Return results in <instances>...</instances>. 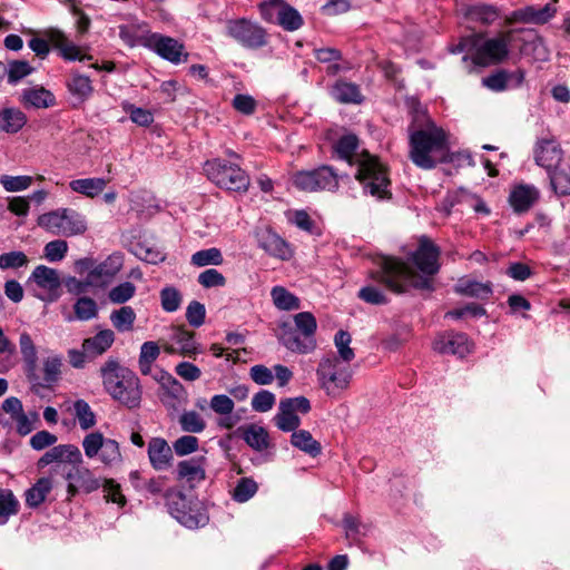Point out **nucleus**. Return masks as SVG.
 Returning <instances> with one entry per match:
<instances>
[{
  "mask_svg": "<svg viewBox=\"0 0 570 570\" xmlns=\"http://www.w3.org/2000/svg\"><path fill=\"white\" fill-rule=\"evenodd\" d=\"M466 16L471 21L483 26H491L500 18L501 10L494 4L479 3L471 6L466 11Z\"/></svg>",
  "mask_w": 570,
  "mask_h": 570,
  "instance_id": "c9c22d12",
  "label": "nucleus"
},
{
  "mask_svg": "<svg viewBox=\"0 0 570 570\" xmlns=\"http://www.w3.org/2000/svg\"><path fill=\"white\" fill-rule=\"evenodd\" d=\"M433 350L441 354L464 357L471 352V344L464 333L446 332L436 336Z\"/></svg>",
  "mask_w": 570,
  "mask_h": 570,
  "instance_id": "f3484780",
  "label": "nucleus"
},
{
  "mask_svg": "<svg viewBox=\"0 0 570 570\" xmlns=\"http://www.w3.org/2000/svg\"><path fill=\"white\" fill-rule=\"evenodd\" d=\"M540 193L533 185L521 184L515 186L509 196V202L517 213L528 212L539 199Z\"/></svg>",
  "mask_w": 570,
  "mask_h": 570,
  "instance_id": "b1692460",
  "label": "nucleus"
},
{
  "mask_svg": "<svg viewBox=\"0 0 570 570\" xmlns=\"http://www.w3.org/2000/svg\"><path fill=\"white\" fill-rule=\"evenodd\" d=\"M136 314L130 306H122L114 311L110 315V321L118 332H128L134 327Z\"/></svg>",
  "mask_w": 570,
  "mask_h": 570,
  "instance_id": "8fccbe9b",
  "label": "nucleus"
},
{
  "mask_svg": "<svg viewBox=\"0 0 570 570\" xmlns=\"http://www.w3.org/2000/svg\"><path fill=\"white\" fill-rule=\"evenodd\" d=\"M21 101L35 108H49L56 105L55 95L43 87L27 88L22 91Z\"/></svg>",
  "mask_w": 570,
  "mask_h": 570,
  "instance_id": "f704fd0d",
  "label": "nucleus"
},
{
  "mask_svg": "<svg viewBox=\"0 0 570 570\" xmlns=\"http://www.w3.org/2000/svg\"><path fill=\"white\" fill-rule=\"evenodd\" d=\"M82 454L73 444H60L48 450L38 461L39 466H46L55 462H65L72 465L82 463Z\"/></svg>",
  "mask_w": 570,
  "mask_h": 570,
  "instance_id": "6ab92c4d",
  "label": "nucleus"
},
{
  "mask_svg": "<svg viewBox=\"0 0 570 570\" xmlns=\"http://www.w3.org/2000/svg\"><path fill=\"white\" fill-rule=\"evenodd\" d=\"M271 296L274 305L281 311H293L301 307L299 298L283 286L273 287Z\"/></svg>",
  "mask_w": 570,
  "mask_h": 570,
  "instance_id": "a19ab883",
  "label": "nucleus"
},
{
  "mask_svg": "<svg viewBox=\"0 0 570 570\" xmlns=\"http://www.w3.org/2000/svg\"><path fill=\"white\" fill-rule=\"evenodd\" d=\"M534 160L538 166L549 173L559 166L562 160V150L554 139H540L534 149Z\"/></svg>",
  "mask_w": 570,
  "mask_h": 570,
  "instance_id": "a211bd4d",
  "label": "nucleus"
},
{
  "mask_svg": "<svg viewBox=\"0 0 570 570\" xmlns=\"http://www.w3.org/2000/svg\"><path fill=\"white\" fill-rule=\"evenodd\" d=\"M227 35L246 49H259L267 45V32L257 22L247 19L229 20Z\"/></svg>",
  "mask_w": 570,
  "mask_h": 570,
  "instance_id": "9d476101",
  "label": "nucleus"
},
{
  "mask_svg": "<svg viewBox=\"0 0 570 570\" xmlns=\"http://www.w3.org/2000/svg\"><path fill=\"white\" fill-rule=\"evenodd\" d=\"M121 267L122 256L120 254H112L90 271L89 278L91 282H105L106 279L114 277Z\"/></svg>",
  "mask_w": 570,
  "mask_h": 570,
  "instance_id": "72a5a7b5",
  "label": "nucleus"
},
{
  "mask_svg": "<svg viewBox=\"0 0 570 570\" xmlns=\"http://www.w3.org/2000/svg\"><path fill=\"white\" fill-rule=\"evenodd\" d=\"M258 485L250 478H242L233 491V499L237 502H246L255 495Z\"/></svg>",
  "mask_w": 570,
  "mask_h": 570,
  "instance_id": "13d9d810",
  "label": "nucleus"
},
{
  "mask_svg": "<svg viewBox=\"0 0 570 570\" xmlns=\"http://www.w3.org/2000/svg\"><path fill=\"white\" fill-rule=\"evenodd\" d=\"M557 13V8L551 3H547L542 8L533 6H525L523 8L513 10L505 19L504 23L512 26L515 23L524 24H544L550 21Z\"/></svg>",
  "mask_w": 570,
  "mask_h": 570,
  "instance_id": "f8f14e48",
  "label": "nucleus"
},
{
  "mask_svg": "<svg viewBox=\"0 0 570 570\" xmlns=\"http://www.w3.org/2000/svg\"><path fill=\"white\" fill-rule=\"evenodd\" d=\"M205 456L180 461L177 465V479L188 483L200 482L206 478Z\"/></svg>",
  "mask_w": 570,
  "mask_h": 570,
  "instance_id": "a878e982",
  "label": "nucleus"
},
{
  "mask_svg": "<svg viewBox=\"0 0 570 570\" xmlns=\"http://www.w3.org/2000/svg\"><path fill=\"white\" fill-rule=\"evenodd\" d=\"M122 108L127 114H129L131 121L138 126L148 127L154 121L153 114L147 109L136 107L128 102L124 104Z\"/></svg>",
  "mask_w": 570,
  "mask_h": 570,
  "instance_id": "338daca9",
  "label": "nucleus"
},
{
  "mask_svg": "<svg viewBox=\"0 0 570 570\" xmlns=\"http://www.w3.org/2000/svg\"><path fill=\"white\" fill-rule=\"evenodd\" d=\"M279 341L287 350L298 354L312 353L317 346L316 340H311L287 325L283 326Z\"/></svg>",
  "mask_w": 570,
  "mask_h": 570,
  "instance_id": "5701e85b",
  "label": "nucleus"
},
{
  "mask_svg": "<svg viewBox=\"0 0 570 570\" xmlns=\"http://www.w3.org/2000/svg\"><path fill=\"white\" fill-rule=\"evenodd\" d=\"M179 425L188 433H202L206 429L205 420L196 411H185L179 416Z\"/></svg>",
  "mask_w": 570,
  "mask_h": 570,
  "instance_id": "603ef678",
  "label": "nucleus"
},
{
  "mask_svg": "<svg viewBox=\"0 0 570 570\" xmlns=\"http://www.w3.org/2000/svg\"><path fill=\"white\" fill-rule=\"evenodd\" d=\"M73 413L81 430L87 431L97 423L96 414L87 401L79 399L73 403Z\"/></svg>",
  "mask_w": 570,
  "mask_h": 570,
  "instance_id": "a18cd8bd",
  "label": "nucleus"
},
{
  "mask_svg": "<svg viewBox=\"0 0 570 570\" xmlns=\"http://www.w3.org/2000/svg\"><path fill=\"white\" fill-rule=\"evenodd\" d=\"M8 73V82L11 85L17 83L22 78L29 76L33 68L29 65V62L24 60H13L7 65Z\"/></svg>",
  "mask_w": 570,
  "mask_h": 570,
  "instance_id": "052dcab7",
  "label": "nucleus"
},
{
  "mask_svg": "<svg viewBox=\"0 0 570 570\" xmlns=\"http://www.w3.org/2000/svg\"><path fill=\"white\" fill-rule=\"evenodd\" d=\"M48 38L52 46L57 49H59L60 55L66 60H80L82 61L87 57L81 53L79 47H77L73 42H71L66 35L58 30V29H51L48 31Z\"/></svg>",
  "mask_w": 570,
  "mask_h": 570,
  "instance_id": "cd10ccee",
  "label": "nucleus"
},
{
  "mask_svg": "<svg viewBox=\"0 0 570 570\" xmlns=\"http://www.w3.org/2000/svg\"><path fill=\"white\" fill-rule=\"evenodd\" d=\"M27 124L26 114L16 107L0 109V132L17 134Z\"/></svg>",
  "mask_w": 570,
  "mask_h": 570,
  "instance_id": "c85d7f7f",
  "label": "nucleus"
},
{
  "mask_svg": "<svg viewBox=\"0 0 570 570\" xmlns=\"http://www.w3.org/2000/svg\"><path fill=\"white\" fill-rule=\"evenodd\" d=\"M224 258L222 252L216 247L202 249L191 255L190 263L195 266L203 267L207 265H220Z\"/></svg>",
  "mask_w": 570,
  "mask_h": 570,
  "instance_id": "3c124183",
  "label": "nucleus"
},
{
  "mask_svg": "<svg viewBox=\"0 0 570 570\" xmlns=\"http://www.w3.org/2000/svg\"><path fill=\"white\" fill-rule=\"evenodd\" d=\"M148 459L150 465L156 471H164L170 468L173 461V450L163 438H153L148 442Z\"/></svg>",
  "mask_w": 570,
  "mask_h": 570,
  "instance_id": "4be33fe9",
  "label": "nucleus"
},
{
  "mask_svg": "<svg viewBox=\"0 0 570 570\" xmlns=\"http://www.w3.org/2000/svg\"><path fill=\"white\" fill-rule=\"evenodd\" d=\"M108 180L100 177L73 179L69 183L72 191L94 198L107 186Z\"/></svg>",
  "mask_w": 570,
  "mask_h": 570,
  "instance_id": "4c0bfd02",
  "label": "nucleus"
},
{
  "mask_svg": "<svg viewBox=\"0 0 570 570\" xmlns=\"http://www.w3.org/2000/svg\"><path fill=\"white\" fill-rule=\"evenodd\" d=\"M67 87L69 92L80 101L87 100L94 90L90 78L80 73H72L67 81Z\"/></svg>",
  "mask_w": 570,
  "mask_h": 570,
  "instance_id": "37998d69",
  "label": "nucleus"
},
{
  "mask_svg": "<svg viewBox=\"0 0 570 570\" xmlns=\"http://www.w3.org/2000/svg\"><path fill=\"white\" fill-rule=\"evenodd\" d=\"M115 342V333L111 330L99 331L95 336L83 340L82 348L88 357L104 354Z\"/></svg>",
  "mask_w": 570,
  "mask_h": 570,
  "instance_id": "c756f323",
  "label": "nucleus"
},
{
  "mask_svg": "<svg viewBox=\"0 0 570 570\" xmlns=\"http://www.w3.org/2000/svg\"><path fill=\"white\" fill-rule=\"evenodd\" d=\"M454 292L460 295L488 299L492 295V284L481 283L470 278H461L454 286Z\"/></svg>",
  "mask_w": 570,
  "mask_h": 570,
  "instance_id": "7c9ffc66",
  "label": "nucleus"
},
{
  "mask_svg": "<svg viewBox=\"0 0 570 570\" xmlns=\"http://www.w3.org/2000/svg\"><path fill=\"white\" fill-rule=\"evenodd\" d=\"M552 189L561 196L570 195V175L558 167L548 173Z\"/></svg>",
  "mask_w": 570,
  "mask_h": 570,
  "instance_id": "bf43d9fd",
  "label": "nucleus"
},
{
  "mask_svg": "<svg viewBox=\"0 0 570 570\" xmlns=\"http://www.w3.org/2000/svg\"><path fill=\"white\" fill-rule=\"evenodd\" d=\"M291 443L293 446L305 452L306 454L315 458L321 454L322 445L316 441L309 431L298 430L293 432L291 436Z\"/></svg>",
  "mask_w": 570,
  "mask_h": 570,
  "instance_id": "ea45409f",
  "label": "nucleus"
},
{
  "mask_svg": "<svg viewBox=\"0 0 570 570\" xmlns=\"http://www.w3.org/2000/svg\"><path fill=\"white\" fill-rule=\"evenodd\" d=\"M357 297L363 302L372 305H384L389 302L384 292L372 284L363 286L358 291Z\"/></svg>",
  "mask_w": 570,
  "mask_h": 570,
  "instance_id": "e2e57ef3",
  "label": "nucleus"
},
{
  "mask_svg": "<svg viewBox=\"0 0 570 570\" xmlns=\"http://www.w3.org/2000/svg\"><path fill=\"white\" fill-rule=\"evenodd\" d=\"M255 236L258 247L267 255L281 261H288L293 257L291 245L271 228H258Z\"/></svg>",
  "mask_w": 570,
  "mask_h": 570,
  "instance_id": "ddd939ff",
  "label": "nucleus"
},
{
  "mask_svg": "<svg viewBox=\"0 0 570 570\" xmlns=\"http://www.w3.org/2000/svg\"><path fill=\"white\" fill-rule=\"evenodd\" d=\"M336 156L346 160L350 165H356L355 178L363 187V191L376 199L391 197L390 179L386 167L380 163L377 157L367 151L357 153L358 138L353 135H344L334 144Z\"/></svg>",
  "mask_w": 570,
  "mask_h": 570,
  "instance_id": "f03ea898",
  "label": "nucleus"
},
{
  "mask_svg": "<svg viewBox=\"0 0 570 570\" xmlns=\"http://www.w3.org/2000/svg\"><path fill=\"white\" fill-rule=\"evenodd\" d=\"M29 259L23 252L12 250L0 255V269H18L27 266Z\"/></svg>",
  "mask_w": 570,
  "mask_h": 570,
  "instance_id": "680f3d73",
  "label": "nucleus"
},
{
  "mask_svg": "<svg viewBox=\"0 0 570 570\" xmlns=\"http://www.w3.org/2000/svg\"><path fill=\"white\" fill-rule=\"evenodd\" d=\"M19 511V501L9 489H0V525H4Z\"/></svg>",
  "mask_w": 570,
  "mask_h": 570,
  "instance_id": "c03bdc74",
  "label": "nucleus"
},
{
  "mask_svg": "<svg viewBox=\"0 0 570 570\" xmlns=\"http://www.w3.org/2000/svg\"><path fill=\"white\" fill-rule=\"evenodd\" d=\"M440 248L429 237L422 236L417 248L411 254V262L421 272L415 273L402 259L386 257L380 268L370 277L393 293H405L409 288L433 291V276L440 271Z\"/></svg>",
  "mask_w": 570,
  "mask_h": 570,
  "instance_id": "f257e3e1",
  "label": "nucleus"
},
{
  "mask_svg": "<svg viewBox=\"0 0 570 570\" xmlns=\"http://www.w3.org/2000/svg\"><path fill=\"white\" fill-rule=\"evenodd\" d=\"M316 374L321 386L330 396H337L350 385L352 372L348 366H342L338 358L328 356L321 360Z\"/></svg>",
  "mask_w": 570,
  "mask_h": 570,
  "instance_id": "6e6552de",
  "label": "nucleus"
},
{
  "mask_svg": "<svg viewBox=\"0 0 570 570\" xmlns=\"http://www.w3.org/2000/svg\"><path fill=\"white\" fill-rule=\"evenodd\" d=\"M309 411L311 403L305 396L284 399L279 402L278 412L273 421L281 431L295 432L301 425V419L297 412L306 414Z\"/></svg>",
  "mask_w": 570,
  "mask_h": 570,
  "instance_id": "9b49d317",
  "label": "nucleus"
},
{
  "mask_svg": "<svg viewBox=\"0 0 570 570\" xmlns=\"http://www.w3.org/2000/svg\"><path fill=\"white\" fill-rule=\"evenodd\" d=\"M154 379L160 385L159 399L166 407L175 409L186 399V390L184 385L175 379L170 373L159 370Z\"/></svg>",
  "mask_w": 570,
  "mask_h": 570,
  "instance_id": "2eb2a0df",
  "label": "nucleus"
},
{
  "mask_svg": "<svg viewBox=\"0 0 570 570\" xmlns=\"http://www.w3.org/2000/svg\"><path fill=\"white\" fill-rule=\"evenodd\" d=\"M170 340L179 348L183 356H193L199 353V344L194 337V333L183 327H174Z\"/></svg>",
  "mask_w": 570,
  "mask_h": 570,
  "instance_id": "e433bc0d",
  "label": "nucleus"
},
{
  "mask_svg": "<svg viewBox=\"0 0 570 570\" xmlns=\"http://www.w3.org/2000/svg\"><path fill=\"white\" fill-rule=\"evenodd\" d=\"M517 31H520V29H509L499 32L495 37L489 38L480 45L476 43V39L482 36L475 35L473 37V46L475 47L472 58L473 62L481 67L503 62L509 57L512 37Z\"/></svg>",
  "mask_w": 570,
  "mask_h": 570,
  "instance_id": "0eeeda50",
  "label": "nucleus"
},
{
  "mask_svg": "<svg viewBox=\"0 0 570 570\" xmlns=\"http://www.w3.org/2000/svg\"><path fill=\"white\" fill-rule=\"evenodd\" d=\"M19 347L23 362V370L28 381L32 385H42L38 373V350L28 332H21Z\"/></svg>",
  "mask_w": 570,
  "mask_h": 570,
  "instance_id": "dca6fc26",
  "label": "nucleus"
},
{
  "mask_svg": "<svg viewBox=\"0 0 570 570\" xmlns=\"http://www.w3.org/2000/svg\"><path fill=\"white\" fill-rule=\"evenodd\" d=\"M100 376L107 393L128 409H136L141 402L139 379L128 367L121 366L115 358H109L100 367Z\"/></svg>",
  "mask_w": 570,
  "mask_h": 570,
  "instance_id": "20e7f679",
  "label": "nucleus"
},
{
  "mask_svg": "<svg viewBox=\"0 0 570 570\" xmlns=\"http://www.w3.org/2000/svg\"><path fill=\"white\" fill-rule=\"evenodd\" d=\"M338 174L332 166L323 165L312 170H302L293 176V184L304 191L330 190L338 188Z\"/></svg>",
  "mask_w": 570,
  "mask_h": 570,
  "instance_id": "1a4fd4ad",
  "label": "nucleus"
},
{
  "mask_svg": "<svg viewBox=\"0 0 570 570\" xmlns=\"http://www.w3.org/2000/svg\"><path fill=\"white\" fill-rule=\"evenodd\" d=\"M276 23L279 24L286 31H295L303 26L304 20L301 13L294 7L286 2V4L283 6L282 11L279 12L278 20Z\"/></svg>",
  "mask_w": 570,
  "mask_h": 570,
  "instance_id": "49530a36",
  "label": "nucleus"
},
{
  "mask_svg": "<svg viewBox=\"0 0 570 570\" xmlns=\"http://www.w3.org/2000/svg\"><path fill=\"white\" fill-rule=\"evenodd\" d=\"M285 0H264L259 3V12L262 18L267 22L276 23Z\"/></svg>",
  "mask_w": 570,
  "mask_h": 570,
  "instance_id": "69168bd1",
  "label": "nucleus"
},
{
  "mask_svg": "<svg viewBox=\"0 0 570 570\" xmlns=\"http://www.w3.org/2000/svg\"><path fill=\"white\" fill-rule=\"evenodd\" d=\"M331 96L340 104H362L364 97L360 87L346 80H337L331 88Z\"/></svg>",
  "mask_w": 570,
  "mask_h": 570,
  "instance_id": "bb28decb",
  "label": "nucleus"
},
{
  "mask_svg": "<svg viewBox=\"0 0 570 570\" xmlns=\"http://www.w3.org/2000/svg\"><path fill=\"white\" fill-rule=\"evenodd\" d=\"M145 47L154 50L163 59L176 65L181 62L183 56H185V58L187 57V53H184L183 43L171 37L163 36L160 33H147Z\"/></svg>",
  "mask_w": 570,
  "mask_h": 570,
  "instance_id": "4468645a",
  "label": "nucleus"
},
{
  "mask_svg": "<svg viewBox=\"0 0 570 570\" xmlns=\"http://www.w3.org/2000/svg\"><path fill=\"white\" fill-rule=\"evenodd\" d=\"M136 293V286L130 282H124L112 287L108 294L110 302L115 304H124L129 301Z\"/></svg>",
  "mask_w": 570,
  "mask_h": 570,
  "instance_id": "774afa93",
  "label": "nucleus"
},
{
  "mask_svg": "<svg viewBox=\"0 0 570 570\" xmlns=\"http://www.w3.org/2000/svg\"><path fill=\"white\" fill-rule=\"evenodd\" d=\"M183 296L174 286H166L160 291V304L165 312H176L181 304Z\"/></svg>",
  "mask_w": 570,
  "mask_h": 570,
  "instance_id": "4d7b16f0",
  "label": "nucleus"
},
{
  "mask_svg": "<svg viewBox=\"0 0 570 570\" xmlns=\"http://www.w3.org/2000/svg\"><path fill=\"white\" fill-rule=\"evenodd\" d=\"M204 171L208 179L220 188L232 191H247L249 187L248 175L236 164L215 158L204 164Z\"/></svg>",
  "mask_w": 570,
  "mask_h": 570,
  "instance_id": "423d86ee",
  "label": "nucleus"
},
{
  "mask_svg": "<svg viewBox=\"0 0 570 570\" xmlns=\"http://www.w3.org/2000/svg\"><path fill=\"white\" fill-rule=\"evenodd\" d=\"M209 407L219 415L217 420L219 428L230 430L237 424L239 419L233 415L235 403L228 395L215 394L209 401Z\"/></svg>",
  "mask_w": 570,
  "mask_h": 570,
  "instance_id": "412c9836",
  "label": "nucleus"
},
{
  "mask_svg": "<svg viewBox=\"0 0 570 570\" xmlns=\"http://www.w3.org/2000/svg\"><path fill=\"white\" fill-rule=\"evenodd\" d=\"M168 505L170 514L186 528L195 529L204 524L203 515L194 513L190 509L187 508V500L184 494H175L170 499Z\"/></svg>",
  "mask_w": 570,
  "mask_h": 570,
  "instance_id": "aec40b11",
  "label": "nucleus"
},
{
  "mask_svg": "<svg viewBox=\"0 0 570 570\" xmlns=\"http://www.w3.org/2000/svg\"><path fill=\"white\" fill-rule=\"evenodd\" d=\"M99 460L105 465H116L121 462L122 456L119 448V443L114 439H108L105 441L99 454Z\"/></svg>",
  "mask_w": 570,
  "mask_h": 570,
  "instance_id": "864d4df0",
  "label": "nucleus"
},
{
  "mask_svg": "<svg viewBox=\"0 0 570 570\" xmlns=\"http://www.w3.org/2000/svg\"><path fill=\"white\" fill-rule=\"evenodd\" d=\"M409 157L422 169H433L445 160L448 144L444 131L433 122L425 128L409 127Z\"/></svg>",
  "mask_w": 570,
  "mask_h": 570,
  "instance_id": "7ed1b4c3",
  "label": "nucleus"
},
{
  "mask_svg": "<svg viewBox=\"0 0 570 570\" xmlns=\"http://www.w3.org/2000/svg\"><path fill=\"white\" fill-rule=\"evenodd\" d=\"M67 481H75L79 488L86 493H90L100 488V481L94 475V473L85 466L73 465L66 475Z\"/></svg>",
  "mask_w": 570,
  "mask_h": 570,
  "instance_id": "473e14b6",
  "label": "nucleus"
},
{
  "mask_svg": "<svg viewBox=\"0 0 570 570\" xmlns=\"http://www.w3.org/2000/svg\"><path fill=\"white\" fill-rule=\"evenodd\" d=\"M294 325L293 330L299 332L302 335L311 338H315V333L317 330V322L315 316L311 312H301L294 315Z\"/></svg>",
  "mask_w": 570,
  "mask_h": 570,
  "instance_id": "09e8293b",
  "label": "nucleus"
},
{
  "mask_svg": "<svg viewBox=\"0 0 570 570\" xmlns=\"http://www.w3.org/2000/svg\"><path fill=\"white\" fill-rule=\"evenodd\" d=\"M107 438L99 431L85 435L81 445L88 459L97 458Z\"/></svg>",
  "mask_w": 570,
  "mask_h": 570,
  "instance_id": "6e6d98bb",
  "label": "nucleus"
},
{
  "mask_svg": "<svg viewBox=\"0 0 570 570\" xmlns=\"http://www.w3.org/2000/svg\"><path fill=\"white\" fill-rule=\"evenodd\" d=\"M62 357L60 355H51L43 360L42 372L43 376H40L41 387L49 386L56 383L61 374Z\"/></svg>",
  "mask_w": 570,
  "mask_h": 570,
  "instance_id": "79ce46f5",
  "label": "nucleus"
},
{
  "mask_svg": "<svg viewBox=\"0 0 570 570\" xmlns=\"http://www.w3.org/2000/svg\"><path fill=\"white\" fill-rule=\"evenodd\" d=\"M73 311L76 318L79 321H89L97 316L98 307L97 303L87 296L79 297L75 305Z\"/></svg>",
  "mask_w": 570,
  "mask_h": 570,
  "instance_id": "5fc2aeb1",
  "label": "nucleus"
},
{
  "mask_svg": "<svg viewBox=\"0 0 570 570\" xmlns=\"http://www.w3.org/2000/svg\"><path fill=\"white\" fill-rule=\"evenodd\" d=\"M30 279H32L39 287L49 292L58 291L61 285L58 272L45 265L37 266L33 269Z\"/></svg>",
  "mask_w": 570,
  "mask_h": 570,
  "instance_id": "58836bf2",
  "label": "nucleus"
},
{
  "mask_svg": "<svg viewBox=\"0 0 570 570\" xmlns=\"http://www.w3.org/2000/svg\"><path fill=\"white\" fill-rule=\"evenodd\" d=\"M140 28H141V26L139 23L120 24L118 27L119 38L126 46H128L130 48H134L137 46L145 47V41L147 40V35H140L139 33Z\"/></svg>",
  "mask_w": 570,
  "mask_h": 570,
  "instance_id": "de8ad7c7",
  "label": "nucleus"
},
{
  "mask_svg": "<svg viewBox=\"0 0 570 570\" xmlns=\"http://www.w3.org/2000/svg\"><path fill=\"white\" fill-rule=\"evenodd\" d=\"M242 436L246 444L253 450L263 452L269 446V435L265 428L257 424H249L239 428Z\"/></svg>",
  "mask_w": 570,
  "mask_h": 570,
  "instance_id": "2f4dec72",
  "label": "nucleus"
},
{
  "mask_svg": "<svg viewBox=\"0 0 570 570\" xmlns=\"http://www.w3.org/2000/svg\"><path fill=\"white\" fill-rule=\"evenodd\" d=\"M55 485L53 474L39 478L24 493L26 504L36 509L40 507L47 499Z\"/></svg>",
  "mask_w": 570,
  "mask_h": 570,
  "instance_id": "393cba45",
  "label": "nucleus"
},
{
  "mask_svg": "<svg viewBox=\"0 0 570 570\" xmlns=\"http://www.w3.org/2000/svg\"><path fill=\"white\" fill-rule=\"evenodd\" d=\"M39 227L58 236H75L87 230L85 217L71 208H58L40 215L37 219Z\"/></svg>",
  "mask_w": 570,
  "mask_h": 570,
  "instance_id": "39448f33",
  "label": "nucleus"
},
{
  "mask_svg": "<svg viewBox=\"0 0 570 570\" xmlns=\"http://www.w3.org/2000/svg\"><path fill=\"white\" fill-rule=\"evenodd\" d=\"M352 337L348 332L340 330L334 337V343L340 357L344 362H351L355 357L354 351L350 347Z\"/></svg>",
  "mask_w": 570,
  "mask_h": 570,
  "instance_id": "0e129e2a",
  "label": "nucleus"
}]
</instances>
